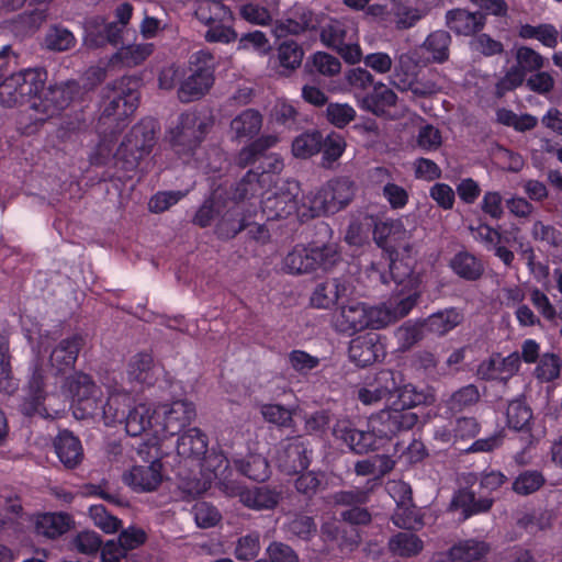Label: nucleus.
<instances>
[{
	"label": "nucleus",
	"mask_w": 562,
	"mask_h": 562,
	"mask_svg": "<svg viewBox=\"0 0 562 562\" xmlns=\"http://www.w3.org/2000/svg\"><path fill=\"white\" fill-rule=\"evenodd\" d=\"M139 94L131 77H121L101 90V115L97 128L103 136H113L126 125V120L138 106Z\"/></svg>",
	"instance_id": "obj_1"
},
{
	"label": "nucleus",
	"mask_w": 562,
	"mask_h": 562,
	"mask_svg": "<svg viewBox=\"0 0 562 562\" xmlns=\"http://www.w3.org/2000/svg\"><path fill=\"white\" fill-rule=\"evenodd\" d=\"M156 145V124L145 120L134 125L115 154L117 164L125 170L135 169L139 161L149 155Z\"/></svg>",
	"instance_id": "obj_2"
},
{
	"label": "nucleus",
	"mask_w": 562,
	"mask_h": 562,
	"mask_svg": "<svg viewBox=\"0 0 562 562\" xmlns=\"http://www.w3.org/2000/svg\"><path fill=\"white\" fill-rule=\"evenodd\" d=\"M340 260L337 246L328 244L315 247H295L284 260L283 268L292 274H304L323 269L330 270Z\"/></svg>",
	"instance_id": "obj_3"
},
{
	"label": "nucleus",
	"mask_w": 562,
	"mask_h": 562,
	"mask_svg": "<svg viewBox=\"0 0 562 562\" xmlns=\"http://www.w3.org/2000/svg\"><path fill=\"white\" fill-rule=\"evenodd\" d=\"M79 92L80 86L74 80L50 85L30 103V111H32L30 119L36 123H44L58 116L70 105Z\"/></svg>",
	"instance_id": "obj_4"
},
{
	"label": "nucleus",
	"mask_w": 562,
	"mask_h": 562,
	"mask_svg": "<svg viewBox=\"0 0 562 562\" xmlns=\"http://www.w3.org/2000/svg\"><path fill=\"white\" fill-rule=\"evenodd\" d=\"M356 186L347 177L330 180L327 186L316 193L312 201L311 216L321 213H336L353 199Z\"/></svg>",
	"instance_id": "obj_5"
},
{
	"label": "nucleus",
	"mask_w": 562,
	"mask_h": 562,
	"mask_svg": "<svg viewBox=\"0 0 562 562\" xmlns=\"http://www.w3.org/2000/svg\"><path fill=\"white\" fill-rule=\"evenodd\" d=\"M418 422V415L412 411L390 407L371 415L368 426L381 438L383 443L402 431L412 429Z\"/></svg>",
	"instance_id": "obj_6"
},
{
	"label": "nucleus",
	"mask_w": 562,
	"mask_h": 562,
	"mask_svg": "<svg viewBox=\"0 0 562 562\" xmlns=\"http://www.w3.org/2000/svg\"><path fill=\"white\" fill-rule=\"evenodd\" d=\"M205 134L206 123L195 113H186L170 131V143L178 155H189L199 147Z\"/></svg>",
	"instance_id": "obj_7"
},
{
	"label": "nucleus",
	"mask_w": 562,
	"mask_h": 562,
	"mask_svg": "<svg viewBox=\"0 0 562 562\" xmlns=\"http://www.w3.org/2000/svg\"><path fill=\"white\" fill-rule=\"evenodd\" d=\"M311 454L310 441L303 436H295L281 441L277 461L283 472L296 474L310 467Z\"/></svg>",
	"instance_id": "obj_8"
},
{
	"label": "nucleus",
	"mask_w": 562,
	"mask_h": 562,
	"mask_svg": "<svg viewBox=\"0 0 562 562\" xmlns=\"http://www.w3.org/2000/svg\"><path fill=\"white\" fill-rule=\"evenodd\" d=\"M333 435L357 454L375 451L384 446L381 438L372 431L371 427L368 426V430H359L353 428L347 420L337 422L333 428Z\"/></svg>",
	"instance_id": "obj_9"
},
{
	"label": "nucleus",
	"mask_w": 562,
	"mask_h": 562,
	"mask_svg": "<svg viewBox=\"0 0 562 562\" xmlns=\"http://www.w3.org/2000/svg\"><path fill=\"white\" fill-rule=\"evenodd\" d=\"M417 300L418 293L414 291L398 301H390L380 306L367 307L368 327L380 329L398 321L411 312L416 305Z\"/></svg>",
	"instance_id": "obj_10"
},
{
	"label": "nucleus",
	"mask_w": 562,
	"mask_h": 562,
	"mask_svg": "<svg viewBox=\"0 0 562 562\" xmlns=\"http://www.w3.org/2000/svg\"><path fill=\"white\" fill-rule=\"evenodd\" d=\"M393 490L400 494L396 509L391 520L401 529L419 530L424 526L420 510L412 502V488L404 482L394 483Z\"/></svg>",
	"instance_id": "obj_11"
},
{
	"label": "nucleus",
	"mask_w": 562,
	"mask_h": 562,
	"mask_svg": "<svg viewBox=\"0 0 562 562\" xmlns=\"http://www.w3.org/2000/svg\"><path fill=\"white\" fill-rule=\"evenodd\" d=\"M45 398V371L41 364L35 363L27 382L26 395L20 406L21 413L27 417L38 415L47 418L49 414L44 406Z\"/></svg>",
	"instance_id": "obj_12"
},
{
	"label": "nucleus",
	"mask_w": 562,
	"mask_h": 562,
	"mask_svg": "<svg viewBox=\"0 0 562 562\" xmlns=\"http://www.w3.org/2000/svg\"><path fill=\"white\" fill-rule=\"evenodd\" d=\"M157 415L162 417V429L171 436L180 434L196 416L195 406L187 400H178L158 407Z\"/></svg>",
	"instance_id": "obj_13"
},
{
	"label": "nucleus",
	"mask_w": 562,
	"mask_h": 562,
	"mask_svg": "<svg viewBox=\"0 0 562 562\" xmlns=\"http://www.w3.org/2000/svg\"><path fill=\"white\" fill-rule=\"evenodd\" d=\"M519 367L520 356L518 352H513L505 358L494 355L479 364L476 375L484 381L499 380L506 382L518 372Z\"/></svg>",
	"instance_id": "obj_14"
},
{
	"label": "nucleus",
	"mask_w": 562,
	"mask_h": 562,
	"mask_svg": "<svg viewBox=\"0 0 562 562\" xmlns=\"http://www.w3.org/2000/svg\"><path fill=\"white\" fill-rule=\"evenodd\" d=\"M214 76L211 68H192L178 89V98L183 103L201 99L212 87Z\"/></svg>",
	"instance_id": "obj_15"
},
{
	"label": "nucleus",
	"mask_w": 562,
	"mask_h": 562,
	"mask_svg": "<svg viewBox=\"0 0 562 562\" xmlns=\"http://www.w3.org/2000/svg\"><path fill=\"white\" fill-rule=\"evenodd\" d=\"M85 345V337L75 334L71 337L63 339L50 352L49 363L56 370V373H64L74 368L79 351Z\"/></svg>",
	"instance_id": "obj_16"
},
{
	"label": "nucleus",
	"mask_w": 562,
	"mask_h": 562,
	"mask_svg": "<svg viewBox=\"0 0 562 562\" xmlns=\"http://www.w3.org/2000/svg\"><path fill=\"white\" fill-rule=\"evenodd\" d=\"M335 327L340 333L353 334L368 328L367 306L350 302L341 306L334 316Z\"/></svg>",
	"instance_id": "obj_17"
},
{
	"label": "nucleus",
	"mask_w": 562,
	"mask_h": 562,
	"mask_svg": "<svg viewBox=\"0 0 562 562\" xmlns=\"http://www.w3.org/2000/svg\"><path fill=\"white\" fill-rule=\"evenodd\" d=\"M161 469L157 459L146 465H135L124 475V481L136 491L150 492L161 482Z\"/></svg>",
	"instance_id": "obj_18"
},
{
	"label": "nucleus",
	"mask_w": 562,
	"mask_h": 562,
	"mask_svg": "<svg viewBox=\"0 0 562 562\" xmlns=\"http://www.w3.org/2000/svg\"><path fill=\"white\" fill-rule=\"evenodd\" d=\"M54 449L66 469H76L83 460V448L80 440L69 430L60 431L54 439Z\"/></svg>",
	"instance_id": "obj_19"
},
{
	"label": "nucleus",
	"mask_w": 562,
	"mask_h": 562,
	"mask_svg": "<svg viewBox=\"0 0 562 562\" xmlns=\"http://www.w3.org/2000/svg\"><path fill=\"white\" fill-rule=\"evenodd\" d=\"M321 532L326 540L336 542L341 551H352L361 541L358 529L346 526L341 519L325 521L321 527Z\"/></svg>",
	"instance_id": "obj_20"
},
{
	"label": "nucleus",
	"mask_w": 562,
	"mask_h": 562,
	"mask_svg": "<svg viewBox=\"0 0 562 562\" xmlns=\"http://www.w3.org/2000/svg\"><path fill=\"white\" fill-rule=\"evenodd\" d=\"M446 24L456 34L470 36L484 27L485 14L480 11L470 12L464 9H453L447 12Z\"/></svg>",
	"instance_id": "obj_21"
},
{
	"label": "nucleus",
	"mask_w": 562,
	"mask_h": 562,
	"mask_svg": "<svg viewBox=\"0 0 562 562\" xmlns=\"http://www.w3.org/2000/svg\"><path fill=\"white\" fill-rule=\"evenodd\" d=\"M412 60L408 54H402L398 57L397 65L395 66L394 74L392 75L391 83L400 91H411L415 97L426 98L437 92V87L434 82H420L409 80L406 75H402L401 70L404 66Z\"/></svg>",
	"instance_id": "obj_22"
},
{
	"label": "nucleus",
	"mask_w": 562,
	"mask_h": 562,
	"mask_svg": "<svg viewBox=\"0 0 562 562\" xmlns=\"http://www.w3.org/2000/svg\"><path fill=\"white\" fill-rule=\"evenodd\" d=\"M349 358L359 367L374 363L383 353L382 345L371 335L359 336L350 341Z\"/></svg>",
	"instance_id": "obj_23"
},
{
	"label": "nucleus",
	"mask_w": 562,
	"mask_h": 562,
	"mask_svg": "<svg viewBox=\"0 0 562 562\" xmlns=\"http://www.w3.org/2000/svg\"><path fill=\"white\" fill-rule=\"evenodd\" d=\"M261 210L268 221L286 218L297 210L296 196L289 190H281L265 199Z\"/></svg>",
	"instance_id": "obj_24"
},
{
	"label": "nucleus",
	"mask_w": 562,
	"mask_h": 562,
	"mask_svg": "<svg viewBox=\"0 0 562 562\" xmlns=\"http://www.w3.org/2000/svg\"><path fill=\"white\" fill-rule=\"evenodd\" d=\"M463 319L464 315L460 310L449 307L438 311L423 319V326L425 331L442 337L459 326Z\"/></svg>",
	"instance_id": "obj_25"
},
{
	"label": "nucleus",
	"mask_w": 562,
	"mask_h": 562,
	"mask_svg": "<svg viewBox=\"0 0 562 562\" xmlns=\"http://www.w3.org/2000/svg\"><path fill=\"white\" fill-rule=\"evenodd\" d=\"M396 103V93L383 82L373 85L372 91L361 100V106L376 116L385 115L387 110Z\"/></svg>",
	"instance_id": "obj_26"
},
{
	"label": "nucleus",
	"mask_w": 562,
	"mask_h": 562,
	"mask_svg": "<svg viewBox=\"0 0 562 562\" xmlns=\"http://www.w3.org/2000/svg\"><path fill=\"white\" fill-rule=\"evenodd\" d=\"M304 58L303 47L293 40H284L277 47V59L280 67L279 75L291 76L301 67Z\"/></svg>",
	"instance_id": "obj_27"
},
{
	"label": "nucleus",
	"mask_w": 562,
	"mask_h": 562,
	"mask_svg": "<svg viewBox=\"0 0 562 562\" xmlns=\"http://www.w3.org/2000/svg\"><path fill=\"white\" fill-rule=\"evenodd\" d=\"M72 518L65 513H46L37 517L35 531L38 536L56 539L72 526Z\"/></svg>",
	"instance_id": "obj_28"
},
{
	"label": "nucleus",
	"mask_w": 562,
	"mask_h": 562,
	"mask_svg": "<svg viewBox=\"0 0 562 562\" xmlns=\"http://www.w3.org/2000/svg\"><path fill=\"white\" fill-rule=\"evenodd\" d=\"M282 498L281 492L269 486L247 488L241 496V504L255 510L274 509Z\"/></svg>",
	"instance_id": "obj_29"
},
{
	"label": "nucleus",
	"mask_w": 562,
	"mask_h": 562,
	"mask_svg": "<svg viewBox=\"0 0 562 562\" xmlns=\"http://www.w3.org/2000/svg\"><path fill=\"white\" fill-rule=\"evenodd\" d=\"M488 551L485 542L470 539L450 548L448 557L451 562H485Z\"/></svg>",
	"instance_id": "obj_30"
},
{
	"label": "nucleus",
	"mask_w": 562,
	"mask_h": 562,
	"mask_svg": "<svg viewBox=\"0 0 562 562\" xmlns=\"http://www.w3.org/2000/svg\"><path fill=\"white\" fill-rule=\"evenodd\" d=\"M206 436L199 428H190L178 438L177 453L182 458L199 459L206 453Z\"/></svg>",
	"instance_id": "obj_31"
},
{
	"label": "nucleus",
	"mask_w": 562,
	"mask_h": 562,
	"mask_svg": "<svg viewBox=\"0 0 562 562\" xmlns=\"http://www.w3.org/2000/svg\"><path fill=\"white\" fill-rule=\"evenodd\" d=\"M387 549L392 555L409 559L424 550V541L413 532L400 531L389 539Z\"/></svg>",
	"instance_id": "obj_32"
},
{
	"label": "nucleus",
	"mask_w": 562,
	"mask_h": 562,
	"mask_svg": "<svg viewBox=\"0 0 562 562\" xmlns=\"http://www.w3.org/2000/svg\"><path fill=\"white\" fill-rule=\"evenodd\" d=\"M155 415H157V409H153L145 403L130 407L124 419L126 432L133 437L142 435L150 428Z\"/></svg>",
	"instance_id": "obj_33"
},
{
	"label": "nucleus",
	"mask_w": 562,
	"mask_h": 562,
	"mask_svg": "<svg viewBox=\"0 0 562 562\" xmlns=\"http://www.w3.org/2000/svg\"><path fill=\"white\" fill-rule=\"evenodd\" d=\"M493 498H475V494L469 490H460L451 502V507L462 510L463 519L488 512L493 506Z\"/></svg>",
	"instance_id": "obj_34"
},
{
	"label": "nucleus",
	"mask_w": 562,
	"mask_h": 562,
	"mask_svg": "<svg viewBox=\"0 0 562 562\" xmlns=\"http://www.w3.org/2000/svg\"><path fill=\"white\" fill-rule=\"evenodd\" d=\"M194 16L209 26L216 22H232L233 13L228 7L217 0H201L194 10Z\"/></svg>",
	"instance_id": "obj_35"
},
{
	"label": "nucleus",
	"mask_w": 562,
	"mask_h": 562,
	"mask_svg": "<svg viewBox=\"0 0 562 562\" xmlns=\"http://www.w3.org/2000/svg\"><path fill=\"white\" fill-rule=\"evenodd\" d=\"M19 83L21 85L22 97L25 102H32L43 91L47 74L43 69H24L16 72Z\"/></svg>",
	"instance_id": "obj_36"
},
{
	"label": "nucleus",
	"mask_w": 562,
	"mask_h": 562,
	"mask_svg": "<svg viewBox=\"0 0 562 562\" xmlns=\"http://www.w3.org/2000/svg\"><path fill=\"white\" fill-rule=\"evenodd\" d=\"M262 126L261 114L252 109L243 111L231 122V130L235 138H251L259 133Z\"/></svg>",
	"instance_id": "obj_37"
},
{
	"label": "nucleus",
	"mask_w": 562,
	"mask_h": 562,
	"mask_svg": "<svg viewBox=\"0 0 562 562\" xmlns=\"http://www.w3.org/2000/svg\"><path fill=\"white\" fill-rule=\"evenodd\" d=\"M249 225L240 206L234 204L221 216L216 225V234L221 238H233Z\"/></svg>",
	"instance_id": "obj_38"
},
{
	"label": "nucleus",
	"mask_w": 562,
	"mask_h": 562,
	"mask_svg": "<svg viewBox=\"0 0 562 562\" xmlns=\"http://www.w3.org/2000/svg\"><path fill=\"white\" fill-rule=\"evenodd\" d=\"M345 291V285L337 279L326 280L317 284L311 296V303L318 308H329L338 301Z\"/></svg>",
	"instance_id": "obj_39"
},
{
	"label": "nucleus",
	"mask_w": 562,
	"mask_h": 562,
	"mask_svg": "<svg viewBox=\"0 0 562 562\" xmlns=\"http://www.w3.org/2000/svg\"><path fill=\"white\" fill-rule=\"evenodd\" d=\"M450 266L459 277L470 281L480 279L484 272L482 262L468 251H460L454 255Z\"/></svg>",
	"instance_id": "obj_40"
},
{
	"label": "nucleus",
	"mask_w": 562,
	"mask_h": 562,
	"mask_svg": "<svg viewBox=\"0 0 562 562\" xmlns=\"http://www.w3.org/2000/svg\"><path fill=\"white\" fill-rule=\"evenodd\" d=\"M481 398L476 385L468 384L454 391L445 402L451 413H461L473 407Z\"/></svg>",
	"instance_id": "obj_41"
},
{
	"label": "nucleus",
	"mask_w": 562,
	"mask_h": 562,
	"mask_svg": "<svg viewBox=\"0 0 562 562\" xmlns=\"http://www.w3.org/2000/svg\"><path fill=\"white\" fill-rule=\"evenodd\" d=\"M450 44L451 36L449 32L437 30L426 37L422 47L431 54L432 61L441 64L449 58Z\"/></svg>",
	"instance_id": "obj_42"
},
{
	"label": "nucleus",
	"mask_w": 562,
	"mask_h": 562,
	"mask_svg": "<svg viewBox=\"0 0 562 562\" xmlns=\"http://www.w3.org/2000/svg\"><path fill=\"white\" fill-rule=\"evenodd\" d=\"M130 396L127 394H112L103 405L102 420L105 425L124 422L130 409Z\"/></svg>",
	"instance_id": "obj_43"
},
{
	"label": "nucleus",
	"mask_w": 562,
	"mask_h": 562,
	"mask_svg": "<svg viewBox=\"0 0 562 562\" xmlns=\"http://www.w3.org/2000/svg\"><path fill=\"white\" fill-rule=\"evenodd\" d=\"M63 389L72 397L75 403L89 394H93L99 387L92 381L90 375L83 372H75L65 380Z\"/></svg>",
	"instance_id": "obj_44"
},
{
	"label": "nucleus",
	"mask_w": 562,
	"mask_h": 562,
	"mask_svg": "<svg viewBox=\"0 0 562 562\" xmlns=\"http://www.w3.org/2000/svg\"><path fill=\"white\" fill-rule=\"evenodd\" d=\"M238 471L254 481H265L269 477L270 469L267 459L260 454H250L235 462Z\"/></svg>",
	"instance_id": "obj_45"
},
{
	"label": "nucleus",
	"mask_w": 562,
	"mask_h": 562,
	"mask_svg": "<svg viewBox=\"0 0 562 562\" xmlns=\"http://www.w3.org/2000/svg\"><path fill=\"white\" fill-rule=\"evenodd\" d=\"M266 178L260 177L259 171L249 170L241 180L236 184L233 198L243 201L260 194L263 189Z\"/></svg>",
	"instance_id": "obj_46"
},
{
	"label": "nucleus",
	"mask_w": 562,
	"mask_h": 562,
	"mask_svg": "<svg viewBox=\"0 0 562 562\" xmlns=\"http://www.w3.org/2000/svg\"><path fill=\"white\" fill-rule=\"evenodd\" d=\"M323 135L318 131H311L299 135L292 144L294 156L308 158L322 149Z\"/></svg>",
	"instance_id": "obj_47"
},
{
	"label": "nucleus",
	"mask_w": 562,
	"mask_h": 562,
	"mask_svg": "<svg viewBox=\"0 0 562 562\" xmlns=\"http://www.w3.org/2000/svg\"><path fill=\"white\" fill-rule=\"evenodd\" d=\"M101 391L100 389H97V392L93 394H89L88 396H85L74 404V415L77 418H101L102 419V412H103V405L101 401Z\"/></svg>",
	"instance_id": "obj_48"
},
{
	"label": "nucleus",
	"mask_w": 562,
	"mask_h": 562,
	"mask_svg": "<svg viewBox=\"0 0 562 562\" xmlns=\"http://www.w3.org/2000/svg\"><path fill=\"white\" fill-rule=\"evenodd\" d=\"M390 277L396 284H403L404 288L413 289L418 283V278L414 274L412 259H391Z\"/></svg>",
	"instance_id": "obj_49"
},
{
	"label": "nucleus",
	"mask_w": 562,
	"mask_h": 562,
	"mask_svg": "<svg viewBox=\"0 0 562 562\" xmlns=\"http://www.w3.org/2000/svg\"><path fill=\"white\" fill-rule=\"evenodd\" d=\"M154 49L153 44H134L122 47L115 57L126 67H135L142 64Z\"/></svg>",
	"instance_id": "obj_50"
},
{
	"label": "nucleus",
	"mask_w": 562,
	"mask_h": 562,
	"mask_svg": "<svg viewBox=\"0 0 562 562\" xmlns=\"http://www.w3.org/2000/svg\"><path fill=\"white\" fill-rule=\"evenodd\" d=\"M154 367V359L151 355L139 352L133 357L128 364V375L131 379L140 383H151V370Z\"/></svg>",
	"instance_id": "obj_51"
},
{
	"label": "nucleus",
	"mask_w": 562,
	"mask_h": 562,
	"mask_svg": "<svg viewBox=\"0 0 562 562\" xmlns=\"http://www.w3.org/2000/svg\"><path fill=\"white\" fill-rule=\"evenodd\" d=\"M312 65L315 70L326 77H334L341 70V63L339 59L328 53L317 52L313 54L305 64V69Z\"/></svg>",
	"instance_id": "obj_52"
},
{
	"label": "nucleus",
	"mask_w": 562,
	"mask_h": 562,
	"mask_svg": "<svg viewBox=\"0 0 562 562\" xmlns=\"http://www.w3.org/2000/svg\"><path fill=\"white\" fill-rule=\"evenodd\" d=\"M349 29L338 20L330 21L321 31V41L329 48L337 49L348 40Z\"/></svg>",
	"instance_id": "obj_53"
},
{
	"label": "nucleus",
	"mask_w": 562,
	"mask_h": 562,
	"mask_svg": "<svg viewBox=\"0 0 562 562\" xmlns=\"http://www.w3.org/2000/svg\"><path fill=\"white\" fill-rule=\"evenodd\" d=\"M260 549V533L251 531L238 538L234 553L237 560L248 562L257 558Z\"/></svg>",
	"instance_id": "obj_54"
},
{
	"label": "nucleus",
	"mask_w": 562,
	"mask_h": 562,
	"mask_svg": "<svg viewBox=\"0 0 562 562\" xmlns=\"http://www.w3.org/2000/svg\"><path fill=\"white\" fill-rule=\"evenodd\" d=\"M507 424L515 430H525L528 428L532 413L531 409L521 401H513L508 404Z\"/></svg>",
	"instance_id": "obj_55"
},
{
	"label": "nucleus",
	"mask_w": 562,
	"mask_h": 562,
	"mask_svg": "<svg viewBox=\"0 0 562 562\" xmlns=\"http://www.w3.org/2000/svg\"><path fill=\"white\" fill-rule=\"evenodd\" d=\"M546 480L539 471H525L513 482V491L518 495H529L537 492Z\"/></svg>",
	"instance_id": "obj_56"
},
{
	"label": "nucleus",
	"mask_w": 562,
	"mask_h": 562,
	"mask_svg": "<svg viewBox=\"0 0 562 562\" xmlns=\"http://www.w3.org/2000/svg\"><path fill=\"white\" fill-rule=\"evenodd\" d=\"M203 37L210 44H231L237 40L238 34L231 22H216L207 26Z\"/></svg>",
	"instance_id": "obj_57"
},
{
	"label": "nucleus",
	"mask_w": 562,
	"mask_h": 562,
	"mask_svg": "<svg viewBox=\"0 0 562 562\" xmlns=\"http://www.w3.org/2000/svg\"><path fill=\"white\" fill-rule=\"evenodd\" d=\"M0 102L8 108L24 103L16 74H12L0 82Z\"/></svg>",
	"instance_id": "obj_58"
},
{
	"label": "nucleus",
	"mask_w": 562,
	"mask_h": 562,
	"mask_svg": "<svg viewBox=\"0 0 562 562\" xmlns=\"http://www.w3.org/2000/svg\"><path fill=\"white\" fill-rule=\"evenodd\" d=\"M89 516L93 524L105 533H114L121 528V520L110 514L103 505L90 506Z\"/></svg>",
	"instance_id": "obj_59"
},
{
	"label": "nucleus",
	"mask_w": 562,
	"mask_h": 562,
	"mask_svg": "<svg viewBox=\"0 0 562 562\" xmlns=\"http://www.w3.org/2000/svg\"><path fill=\"white\" fill-rule=\"evenodd\" d=\"M401 383L402 374L400 372L385 369L376 373L372 385L379 390L384 398H389L393 393H396Z\"/></svg>",
	"instance_id": "obj_60"
},
{
	"label": "nucleus",
	"mask_w": 562,
	"mask_h": 562,
	"mask_svg": "<svg viewBox=\"0 0 562 562\" xmlns=\"http://www.w3.org/2000/svg\"><path fill=\"white\" fill-rule=\"evenodd\" d=\"M286 530L300 539L308 540L315 536L317 527L313 517L299 514L288 522Z\"/></svg>",
	"instance_id": "obj_61"
},
{
	"label": "nucleus",
	"mask_w": 562,
	"mask_h": 562,
	"mask_svg": "<svg viewBox=\"0 0 562 562\" xmlns=\"http://www.w3.org/2000/svg\"><path fill=\"white\" fill-rule=\"evenodd\" d=\"M561 361L554 353H546L535 369V375L542 382H551L560 375Z\"/></svg>",
	"instance_id": "obj_62"
},
{
	"label": "nucleus",
	"mask_w": 562,
	"mask_h": 562,
	"mask_svg": "<svg viewBox=\"0 0 562 562\" xmlns=\"http://www.w3.org/2000/svg\"><path fill=\"white\" fill-rule=\"evenodd\" d=\"M517 68L526 72H532L541 69L544 65V58L535 49L522 46L516 53Z\"/></svg>",
	"instance_id": "obj_63"
},
{
	"label": "nucleus",
	"mask_w": 562,
	"mask_h": 562,
	"mask_svg": "<svg viewBox=\"0 0 562 562\" xmlns=\"http://www.w3.org/2000/svg\"><path fill=\"white\" fill-rule=\"evenodd\" d=\"M326 115L333 125L342 128L355 120L356 110L347 103H329Z\"/></svg>",
	"instance_id": "obj_64"
}]
</instances>
